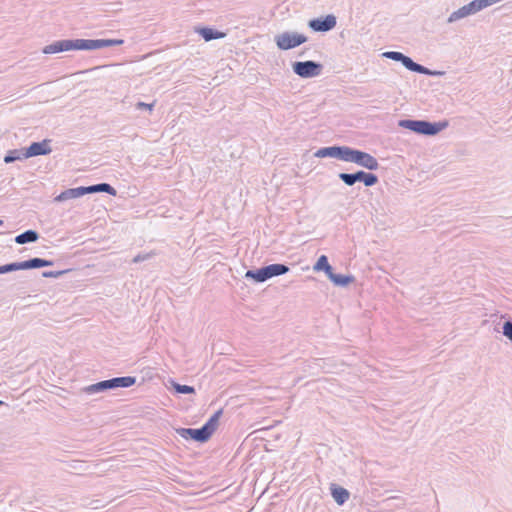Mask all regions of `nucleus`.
<instances>
[{
  "mask_svg": "<svg viewBox=\"0 0 512 512\" xmlns=\"http://www.w3.org/2000/svg\"><path fill=\"white\" fill-rule=\"evenodd\" d=\"M122 44L123 39H71L72 50H98Z\"/></svg>",
  "mask_w": 512,
  "mask_h": 512,
  "instance_id": "2",
  "label": "nucleus"
},
{
  "mask_svg": "<svg viewBox=\"0 0 512 512\" xmlns=\"http://www.w3.org/2000/svg\"><path fill=\"white\" fill-rule=\"evenodd\" d=\"M503 335L512 342V321L507 320L503 323L502 327Z\"/></svg>",
  "mask_w": 512,
  "mask_h": 512,
  "instance_id": "31",
  "label": "nucleus"
},
{
  "mask_svg": "<svg viewBox=\"0 0 512 512\" xmlns=\"http://www.w3.org/2000/svg\"><path fill=\"white\" fill-rule=\"evenodd\" d=\"M223 414V409L217 410L203 425L202 428L205 431L206 435L211 438L213 433L216 431L219 420Z\"/></svg>",
  "mask_w": 512,
  "mask_h": 512,
  "instance_id": "14",
  "label": "nucleus"
},
{
  "mask_svg": "<svg viewBox=\"0 0 512 512\" xmlns=\"http://www.w3.org/2000/svg\"><path fill=\"white\" fill-rule=\"evenodd\" d=\"M1 406H8V404H7V403H5L4 401L0 400V407H1Z\"/></svg>",
  "mask_w": 512,
  "mask_h": 512,
  "instance_id": "36",
  "label": "nucleus"
},
{
  "mask_svg": "<svg viewBox=\"0 0 512 512\" xmlns=\"http://www.w3.org/2000/svg\"><path fill=\"white\" fill-rule=\"evenodd\" d=\"M349 146H327V147H321L319 148L315 153L314 156L318 158H336L338 160L347 161Z\"/></svg>",
  "mask_w": 512,
  "mask_h": 512,
  "instance_id": "7",
  "label": "nucleus"
},
{
  "mask_svg": "<svg viewBox=\"0 0 512 512\" xmlns=\"http://www.w3.org/2000/svg\"><path fill=\"white\" fill-rule=\"evenodd\" d=\"M382 56L387 59H391L393 61L401 63L405 57V54H403L402 52H398V51H387V52H384L382 54Z\"/></svg>",
  "mask_w": 512,
  "mask_h": 512,
  "instance_id": "30",
  "label": "nucleus"
},
{
  "mask_svg": "<svg viewBox=\"0 0 512 512\" xmlns=\"http://www.w3.org/2000/svg\"><path fill=\"white\" fill-rule=\"evenodd\" d=\"M87 191L88 194L104 192L111 196H115L117 193L116 189L113 186L105 182L87 186Z\"/></svg>",
  "mask_w": 512,
  "mask_h": 512,
  "instance_id": "19",
  "label": "nucleus"
},
{
  "mask_svg": "<svg viewBox=\"0 0 512 512\" xmlns=\"http://www.w3.org/2000/svg\"><path fill=\"white\" fill-rule=\"evenodd\" d=\"M358 182H362L366 187H372L376 185L379 181L378 176L371 172H366L364 170L357 171Z\"/></svg>",
  "mask_w": 512,
  "mask_h": 512,
  "instance_id": "21",
  "label": "nucleus"
},
{
  "mask_svg": "<svg viewBox=\"0 0 512 512\" xmlns=\"http://www.w3.org/2000/svg\"><path fill=\"white\" fill-rule=\"evenodd\" d=\"M346 162L355 163L370 171L378 170L380 166L378 160L374 156L365 151L352 147H349Z\"/></svg>",
  "mask_w": 512,
  "mask_h": 512,
  "instance_id": "4",
  "label": "nucleus"
},
{
  "mask_svg": "<svg viewBox=\"0 0 512 512\" xmlns=\"http://www.w3.org/2000/svg\"><path fill=\"white\" fill-rule=\"evenodd\" d=\"M337 25V18L333 14H327L308 21V27L314 32H328Z\"/></svg>",
  "mask_w": 512,
  "mask_h": 512,
  "instance_id": "6",
  "label": "nucleus"
},
{
  "mask_svg": "<svg viewBox=\"0 0 512 512\" xmlns=\"http://www.w3.org/2000/svg\"><path fill=\"white\" fill-rule=\"evenodd\" d=\"M39 239V233L36 230L28 229L23 233L17 235L14 241L19 244L34 243Z\"/></svg>",
  "mask_w": 512,
  "mask_h": 512,
  "instance_id": "18",
  "label": "nucleus"
},
{
  "mask_svg": "<svg viewBox=\"0 0 512 512\" xmlns=\"http://www.w3.org/2000/svg\"><path fill=\"white\" fill-rule=\"evenodd\" d=\"M71 50H72L71 39H62V40L54 41L49 45H46L42 49V52L44 54H56V53L71 51Z\"/></svg>",
  "mask_w": 512,
  "mask_h": 512,
  "instance_id": "11",
  "label": "nucleus"
},
{
  "mask_svg": "<svg viewBox=\"0 0 512 512\" xmlns=\"http://www.w3.org/2000/svg\"><path fill=\"white\" fill-rule=\"evenodd\" d=\"M244 277L253 280L255 283H263L269 280L265 266L255 270H247Z\"/></svg>",
  "mask_w": 512,
  "mask_h": 512,
  "instance_id": "16",
  "label": "nucleus"
},
{
  "mask_svg": "<svg viewBox=\"0 0 512 512\" xmlns=\"http://www.w3.org/2000/svg\"><path fill=\"white\" fill-rule=\"evenodd\" d=\"M292 70L297 76L308 79L319 76L323 71V65L313 60L295 61Z\"/></svg>",
  "mask_w": 512,
  "mask_h": 512,
  "instance_id": "5",
  "label": "nucleus"
},
{
  "mask_svg": "<svg viewBox=\"0 0 512 512\" xmlns=\"http://www.w3.org/2000/svg\"><path fill=\"white\" fill-rule=\"evenodd\" d=\"M88 194L87 186H80L76 188H70L63 192H61L56 198L55 201L62 202L68 199H74Z\"/></svg>",
  "mask_w": 512,
  "mask_h": 512,
  "instance_id": "12",
  "label": "nucleus"
},
{
  "mask_svg": "<svg viewBox=\"0 0 512 512\" xmlns=\"http://www.w3.org/2000/svg\"><path fill=\"white\" fill-rule=\"evenodd\" d=\"M196 31L207 42L225 37V33L210 27H201Z\"/></svg>",
  "mask_w": 512,
  "mask_h": 512,
  "instance_id": "17",
  "label": "nucleus"
},
{
  "mask_svg": "<svg viewBox=\"0 0 512 512\" xmlns=\"http://www.w3.org/2000/svg\"><path fill=\"white\" fill-rule=\"evenodd\" d=\"M136 107L137 109H147L149 111H152L153 107H154V104H147V103H144V102H138L136 104Z\"/></svg>",
  "mask_w": 512,
  "mask_h": 512,
  "instance_id": "34",
  "label": "nucleus"
},
{
  "mask_svg": "<svg viewBox=\"0 0 512 512\" xmlns=\"http://www.w3.org/2000/svg\"><path fill=\"white\" fill-rule=\"evenodd\" d=\"M5 273H7V271L5 269V265L0 266V274H5Z\"/></svg>",
  "mask_w": 512,
  "mask_h": 512,
  "instance_id": "35",
  "label": "nucleus"
},
{
  "mask_svg": "<svg viewBox=\"0 0 512 512\" xmlns=\"http://www.w3.org/2000/svg\"><path fill=\"white\" fill-rule=\"evenodd\" d=\"M398 125L420 135L434 136L448 127V121L430 122L427 120L403 119L398 122Z\"/></svg>",
  "mask_w": 512,
  "mask_h": 512,
  "instance_id": "1",
  "label": "nucleus"
},
{
  "mask_svg": "<svg viewBox=\"0 0 512 512\" xmlns=\"http://www.w3.org/2000/svg\"><path fill=\"white\" fill-rule=\"evenodd\" d=\"M109 380L99 381L97 383L91 384L83 389V391L87 394H95L100 392H105L110 390Z\"/></svg>",
  "mask_w": 512,
  "mask_h": 512,
  "instance_id": "25",
  "label": "nucleus"
},
{
  "mask_svg": "<svg viewBox=\"0 0 512 512\" xmlns=\"http://www.w3.org/2000/svg\"><path fill=\"white\" fill-rule=\"evenodd\" d=\"M314 271H323L327 275V277L330 276V274L333 272L332 266L329 264L328 257L326 255H321L316 263L313 266Z\"/></svg>",
  "mask_w": 512,
  "mask_h": 512,
  "instance_id": "23",
  "label": "nucleus"
},
{
  "mask_svg": "<svg viewBox=\"0 0 512 512\" xmlns=\"http://www.w3.org/2000/svg\"><path fill=\"white\" fill-rule=\"evenodd\" d=\"M24 159H27V155H25V148L12 149V150L7 151V153L4 157V162L6 164H9V163H13L17 160L21 161Z\"/></svg>",
  "mask_w": 512,
  "mask_h": 512,
  "instance_id": "24",
  "label": "nucleus"
},
{
  "mask_svg": "<svg viewBox=\"0 0 512 512\" xmlns=\"http://www.w3.org/2000/svg\"><path fill=\"white\" fill-rule=\"evenodd\" d=\"M3 223H4V222H3V220H1V219H0V226H2V225H3Z\"/></svg>",
  "mask_w": 512,
  "mask_h": 512,
  "instance_id": "37",
  "label": "nucleus"
},
{
  "mask_svg": "<svg viewBox=\"0 0 512 512\" xmlns=\"http://www.w3.org/2000/svg\"><path fill=\"white\" fill-rule=\"evenodd\" d=\"M172 387L174 391L178 394H195V388L193 386L179 384L177 382H172Z\"/></svg>",
  "mask_w": 512,
  "mask_h": 512,
  "instance_id": "28",
  "label": "nucleus"
},
{
  "mask_svg": "<svg viewBox=\"0 0 512 512\" xmlns=\"http://www.w3.org/2000/svg\"><path fill=\"white\" fill-rule=\"evenodd\" d=\"M5 269L7 273L18 271V270H27V265L24 261L21 262H12L5 264Z\"/></svg>",
  "mask_w": 512,
  "mask_h": 512,
  "instance_id": "29",
  "label": "nucleus"
},
{
  "mask_svg": "<svg viewBox=\"0 0 512 512\" xmlns=\"http://www.w3.org/2000/svg\"><path fill=\"white\" fill-rule=\"evenodd\" d=\"M338 177L347 186H353L358 182L357 171L354 173L341 172Z\"/></svg>",
  "mask_w": 512,
  "mask_h": 512,
  "instance_id": "27",
  "label": "nucleus"
},
{
  "mask_svg": "<svg viewBox=\"0 0 512 512\" xmlns=\"http://www.w3.org/2000/svg\"><path fill=\"white\" fill-rule=\"evenodd\" d=\"M401 64L409 71L427 75V76H436L441 74L439 71L431 70L419 63H416L413 61L412 58L405 55L404 59L402 60Z\"/></svg>",
  "mask_w": 512,
  "mask_h": 512,
  "instance_id": "10",
  "label": "nucleus"
},
{
  "mask_svg": "<svg viewBox=\"0 0 512 512\" xmlns=\"http://www.w3.org/2000/svg\"><path fill=\"white\" fill-rule=\"evenodd\" d=\"M69 270H58V271H44L42 277L44 278H59Z\"/></svg>",
  "mask_w": 512,
  "mask_h": 512,
  "instance_id": "32",
  "label": "nucleus"
},
{
  "mask_svg": "<svg viewBox=\"0 0 512 512\" xmlns=\"http://www.w3.org/2000/svg\"><path fill=\"white\" fill-rule=\"evenodd\" d=\"M176 433L185 440H192L198 443H205L209 440L202 427L200 428H177Z\"/></svg>",
  "mask_w": 512,
  "mask_h": 512,
  "instance_id": "9",
  "label": "nucleus"
},
{
  "mask_svg": "<svg viewBox=\"0 0 512 512\" xmlns=\"http://www.w3.org/2000/svg\"><path fill=\"white\" fill-rule=\"evenodd\" d=\"M154 253L153 252H149V253H139L137 254L133 259H132V263H140V262H143V261H146V260H149L153 257Z\"/></svg>",
  "mask_w": 512,
  "mask_h": 512,
  "instance_id": "33",
  "label": "nucleus"
},
{
  "mask_svg": "<svg viewBox=\"0 0 512 512\" xmlns=\"http://www.w3.org/2000/svg\"><path fill=\"white\" fill-rule=\"evenodd\" d=\"M265 268L269 279L272 277L284 275L290 270L288 265L282 263L269 264L266 265Z\"/></svg>",
  "mask_w": 512,
  "mask_h": 512,
  "instance_id": "20",
  "label": "nucleus"
},
{
  "mask_svg": "<svg viewBox=\"0 0 512 512\" xmlns=\"http://www.w3.org/2000/svg\"><path fill=\"white\" fill-rule=\"evenodd\" d=\"M328 278L335 286L339 287H346L355 280L353 275L336 274L334 272Z\"/></svg>",
  "mask_w": 512,
  "mask_h": 512,
  "instance_id": "22",
  "label": "nucleus"
},
{
  "mask_svg": "<svg viewBox=\"0 0 512 512\" xmlns=\"http://www.w3.org/2000/svg\"><path fill=\"white\" fill-rule=\"evenodd\" d=\"M108 380L111 387L110 390H114L117 388H128L136 383V377L134 376L114 377Z\"/></svg>",
  "mask_w": 512,
  "mask_h": 512,
  "instance_id": "15",
  "label": "nucleus"
},
{
  "mask_svg": "<svg viewBox=\"0 0 512 512\" xmlns=\"http://www.w3.org/2000/svg\"><path fill=\"white\" fill-rule=\"evenodd\" d=\"M274 41L280 50H291L308 41L307 36L298 32L285 31L277 34Z\"/></svg>",
  "mask_w": 512,
  "mask_h": 512,
  "instance_id": "3",
  "label": "nucleus"
},
{
  "mask_svg": "<svg viewBox=\"0 0 512 512\" xmlns=\"http://www.w3.org/2000/svg\"><path fill=\"white\" fill-rule=\"evenodd\" d=\"M50 143V139H44L39 142H32L28 147L25 148V155H27V159L50 154L52 151Z\"/></svg>",
  "mask_w": 512,
  "mask_h": 512,
  "instance_id": "8",
  "label": "nucleus"
},
{
  "mask_svg": "<svg viewBox=\"0 0 512 512\" xmlns=\"http://www.w3.org/2000/svg\"><path fill=\"white\" fill-rule=\"evenodd\" d=\"M25 263L27 265V270L38 269V268H42V267H49V266L54 265V262L52 260H47V259L38 258V257H34V258H30L28 260H25Z\"/></svg>",
  "mask_w": 512,
  "mask_h": 512,
  "instance_id": "26",
  "label": "nucleus"
},
{
  "mask_svg": "<svg viewBox=\"0 0 512 512\" xmlns=\"http://www.w3.org/2000/svg\"><path fill=\"white\" fill-rule=\"evenodd\" d=\"M330 493H331L334 501L338 505L345 504L350 497V493L347 489H345L337 484H334V483H332L330 485Z\"/></svg>",
  "mask_w": 512,
  "mask_h": 512,
  "instance_id": "13",
  "label": "nucleus"
}]
</instances>
